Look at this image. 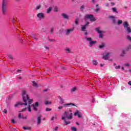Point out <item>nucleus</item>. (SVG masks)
Masks as SVG:
<instances>
[{
    "instance_id": "1",
    "label": "nucleus",
    "mask_w": 131,
    "mask_h": 131,
    "mask_svg": "<svg viewBox=\"0 0 131 131\" xmlns=\"http://www.w3.org/2000/svg\"><path fill=\"white\" fill-rule=\"evenodd\" d=\"M21 95L24 103H23L21 102H17L15 104L14 106L19 107V106L21 105H25L26 106V108H24L20 111V112H24V111H25L26 109H28V111H29V112H31V107H33V109L35 111H37V108L36 107H38V102H36L34 104L32 105L31 103H32L33 99H29L28 95H27V93L25 90L23 91Z\"/></svg>"
},
{
    "instance_id": "2",
    "label": "nucleus",
    "mask_w": 131,
    "mask_h": 131,
    "mask_svg": "<svg viewBox=\"0 0 131 131\" xmlns=\"http://www.w3.org/2000/svg\"><path fill=\"white\" fill-rule=\"evenodd\" d=\"M71 112H72V110H70L68 112H64V114L61 115V119L62 120H64L66 125L70 124V122L66 121V118H68V119H70V120L72 119L73 114H72Z\"/></svg>"
},
{
    "instance_id": "3",
    "label": "nucleus",
    "mask_w": 131,
    "mask_h": 131,
    "mask_svg": "<svg viewBox=\"0 0 131 131\" xmlns=\"http://www.w3.org/2000/svg\"><path fill=\"white\" fill-rule=\"evenodd\" d=\"M8 4V1L3 0L2 2V13L3 15H6L7 13V5Z\"/></svg>"
},
{
    "instance_id": "4",
    "label": "nucleus",
    "mask_w": 131,
    "mask_h": 131,
    "mask_svg": "<svg viewBox=\"0 0 131 131\" xmlns=\"http://www.w3.org/2000/svg\"><path fill=\"white\" fill-rule=\"evenodd\" d=\"M123 26L127 33H130L131 29L130 28L128 27V23H127V21H125L123 23Z\"/></svg>"
},
{
    "instance_id": "5",
    "label": "nucleus",
    "mask_w": 131,
    "mask_h": 131,
    "mask_svg": "<svg viewBox=\"0 0 131 131\" xmlns=\"http://www.w3.org/2000/svg\"><path fill=\"white\" fill-rule=\"evenodd\" d=\"M88 41H89V47H93L94 45H96L97 43V41L92 40V38L87 37L86 36L85 38Z\"/></svg>"
},
{
    "instance_id": "6",
    "label": "nucleus",
    "mask_w": 131,
    "mask_h": 131,
    "mask_svg": "<svg viewBox=\"0 0 131 131\" xmlns=\"http://www.w3.org/2000/svg\"><path fill=\"white\" fill-rule=\"evenodd\" d=\"M85 18L90 19V21H91L92 22L96 21V19H95V17H94V15L92 14H86L85 15Z\"/></svg>"
},
{
    "instance_id": "7",
    "label": "nucleus",
    "mask_w": 131,
    "mask_h": 131,
    "mask_svg": "<svg viewBox=\"0 0 131 131\" xmlns=\"http://www.w3.org/2000/svg\"><path fill=\"white\" fill-rule=\"evenodd\" d=\"M96 31H97V32H98V33L99 34V38H103V33H105V31H102L101 30H100V28H96L95 29Z\"/></svg>"
},
{
    "instance_id": "8",
    "label": "nucleus",
    "mask_w": 131,
    "mask_h": 131,
    "mask_svg": "<svg viewBox=\"0 0 131 131\" xmlns=\"http://www.w3.org/2000/svg\"><path fill=\"white\" fill-rule=\"evenodd\" d=\"M111 56V52H108L106 53L105 54H104L102 56V59L104 60H108L109 58H110V56Z\"/></svg>"
},
{
    "instance_id": "9",
    "label": "nucleus",
    "mask_w": 131,
    "mask_h": 131,
    "mask_svg": "<svg viewBox=\"0 0 131 131\" xmlns=\"http://www.w3.org/2000/svg\"><path fill=\"white\" fill-rule=\"evenodd\" d=\"M37 17L39 20H42L45 18V14L42 13H39L37 14Z\"/></svg>"
},
{
    "instance_id": "10",
    "label": "nucleus",
    "mask_w": 131,
    "mask_h": 131,
    "mask_svg": "<svg viewBox=\"0 0 131 131\" xmlns=\"http://www.w3.org/2000/svg\"><path fill=\"white\" fill-rule=\"evenodd\" d=\"M63 107H70V106H76L74 103H66V104H63Z\"/></svg>"
},
{
    "instance_id": "11",
    "label": "nucleus",
    "mask_w": 131,
    "mask_h": 131,
    "mask_svg": "<svg viewBox=\"0 0 131 131\" xmlns=\"http://www.w3.org/2000/svg\"><path fill=\"white\" fill-rule=\"evenodd\" d=\"M109 17L112 19L113 24H115V23H116V19L115 18V16H110Z\"/></svg>"
},
{
    "instance_id": "12",
    "label": "nucleus",
    "mask_w": 131,
    "mask_h": 131,
    "mask_svg": "<svg viewBox=\"0 0 131 131\" xmlns=\"http://www.w3.org/2000/svg\"><path fill=\"white\" fill-rule=\"evenodd\" d=\"M72 31H73V29H68L66 32V34L67 35H69V34H70V32H72Z\"/></svg>"
},
{
    "instance_id": "13",
    "label": "nucleus",
    "mask_w": 131,
    "mask_h": 131,
    "mask_svg": "<svg viewBox=\"0 0 131 131\" xmlns=\"http://www.w3.org/2000/svg\"><path fill=\"white\" fill-rule=\"evenodd\" d=\"M61 16L64 18V19H69V16L66 13H62Z\"/></svg>"
},
{
    "instance_id": "14",
    "label": "nucleus",
    "mask_w": 131,
    "mask_h": 131,
    "mask_svg": "<svg viewBox=\"0 0 131 131\" xmlns=\"http://www.w3.org/2000/svg\"><path fill=\"white\" fill-rule=\"evenodd\" d=\"M85 29H86V27L85 25H81V31H85Z\"/></svg>"
},
{
    "instance_id": "15",
    "label": "nucleus",
    "mask_w": 131,
    "mask_h": 131,
    "mask_svg": "<svg viewBox=\"0 0 131 131\" xmlns=\"http://www.w3.org/2000/svg\"><path fill=\"white\" fill-rule=\"evenodd\" d=\"M120 57H124V56H125V51L123 50L120 53Z\"/></svg>"
},
{
    "instance_id": "16",
    "label": "nucleus",
    "mask_w": 131,
    "mask_h": 131,
    "mask_svg": "<svg viewBox=\"0 0 131 131\" xmlns=\"http://www.w3.org/2000/svg\"><path fill=\"white\" fill-rule=\"evenodd\" d=\"M112 10L114 13H118V11H117V8H116V7L112 8Z\"/></svg>"
},
{
    "instance_id": "17",
    "label": "nucleus",
    "mask_w": 131,
    "mask_h": 131,
    "mask_svg": "<svg viewBox=\"0 0 131 131\" xmlns=\"http://www.w3.org/2000/svg\"><path fill=\"white\" fill-rule=\"evenodd\" d=\"M52 10H53V8L52 7H49L47 10V14H50L51 12L52 11Z\"/></svg>"
},
{
    "instance_id": "18",
    "label": "nucleus",
    "mask_w": 131,
    "mask_h": 131,
    "mask_svg": "<svg viewBox=\"0 0 131 131\" xmlns=\"http://www.w3.org/2000/svg\"><path fill=\"white\" fill-rule=\"evenodd\" d=\"M41 121V118L40 117H38L37 118V124H40V122Z\"/></svg>"
},
{
    "instance_id": "19",
    "label": "nucleus",
    "mask_w": 131,
    "mask_h": 131,
    "mask_svg": "<svg viewBox=\"0 0 131 131\" xmlns=\"http://www.w3.org/2000/svg\"><path fill=\"white\" fill-rule=\"evenodd\" d=\"M105 43L104 42L101 43V45H99L100 49H103V48H105Z\"/></svg>"
},
{
    "instance_id": "20",
    "label": "nucleus",
    "mask_w": 131,
    "mask_h": 131,
    "mask_svg": "<svg viewBox=\"0 0 131 131\" xmlns=\"http://www.w3.org/2000/svg\"><path fill=\"white\" fill-rule=\"evenodd\" d=\"M131 49V45H129L125 49L126 51H129Z\"/></svg>"
},
{
    "instance_id": "21",
    "label": "nucleus",
    "mask_w": 131,
    "mask_h": 131,
    "mask_svg": "<svg viewBox=\"0 0 131 131\" xmlns=\"http://www.w3.org/2000/svg\"><path fill=\"white\" fill-rule=\"evenodd\" d=\"M92 62H93V65H95V66H96V65H98V61H97V60H93Z\"/></svg>"
},
{
    "instance_id": "22",
    "label": "nucleus",
    "mask_w": 131,
    "mask_h": 131,
    "mask_svg": "<svg viewBox=\"0 0 131 131\" xmlns=\"http://www.w3.org/2000/svg\"><path fill=\"white\" fill-rule=\"evenodd\" d=\"M118 25H120V24H122V20L119 19L117 22Z\"/></svg>"
},
{
    "instance_id": "23",
    "label": "nucleus",
    "mask_w": 131,
    "mask_h": 131,
    "mask_svg": "<svg viewBox=\"0 0 131 131\" xmlns=\"http://www.w3.org/2000/svg\"><path fill=\"white\" fill-rule=\"evenodd\" d=\"M40 8H41V6L40 5H38L36 7L35 9L36 10H38L39 9H40Z\"/></svg>"
},
{
    "instance_id": "24",
    "label": "nucleus",
    "mask_w": 131,
    "mask_h": 131,
    "mask_svg": "<svg viewBox=\"0 0 131 131\" xmlns=\"http://www.w3.org/2000/svg\"><path fill=\"white\" fill-rule=\"evenodd\" d=\"M32 83H33V86H35L36 88H37V84H36V83H35V81H32Z\"/></svg>"
},
{
    "instance_id": "25",
    "label": "nucleus",
    "mask_w": 131,
    "mask_h": 131,
    "mask_svg": "<svg viewBox=\"0 0 131 131\" xmlns=\"http://www.w3.org/2000/svg\"><path fill=\"white\" fill-rule=\"evenodd\" d=\"M23 128L25 130H27L28 129V130H30V127H23Z\"/></svg>"
},
{
    "instance_id": "26",
    "label": "nucleus",
    "mask_w": 131,
    "mask_h": 131,
    "mask_svg": "<svg viewBox=\"0 0 131 131\" xmlns=\"http://www.w3.org/2000/svg\"><path fill=\"white\" fill-rule=\"evenodd\" d=\"M51 103H52V102H49V101H46L45 102V105H50V104H51Z\"/></svg>"
},
{
    "instance_id": "27",
    "label": "nucleus",
    "mask_w": 131,
    "mask_h": 131,
    "mask_svg": "<svg viewBox=\"0 0 131 131\" xmlns=\"http://www.w3.org/2000/svg\"><path fill=\"white\" fill-rule=\"evenodd\" d=\"M78 21H79V19L78 18H76L75 20V23L77 25H78Z\"/></svg>"
},
{
    "instance_id": "28",
    "label": "nucleus",
    "mask_w": 131,
    "mask_h": 131,
    "mask_svg": "<svg viewBox=\"0 0 131 131\" xmlns=\"http://www.w3.org/2000/svg\"><path fill=\"white\" fill-rule=\"evenodd\" d=\"M78 114H79V111H76V112L74 113L75 116H76V115L78 116Z\"/></svg>"
},
{
    "instance_id": "29",
    "label": "nucleus",
    "mask_w": 131,
    "mask_h": 131,
    "mask_svg": "<svg viewBox=\"0 0 131 131\" xmlns=\"http://www.w3.org/2000/svg\"><path fill=\"white\" fill-rule=\"evenodd\" d=\"M124 66H125V67H129V66H130V64L125 63V64H124Z\"/></svg>"
},
{
    "instance_id": "30",
    "label": "nucleus",
    "mask_w": 131,
    "mask_h": 131,
    "mask_svg": "<svg viewBox=\"0 0 131 131\" xmlns=\"http://www.w3.org/2000/svg\"><path fill=\"white\" fill-rule=\"evenodd\" d=\"M71 129L72 131H76L77 129L75 128V127H71Z\"/></svg>"
},
{
    "instance_id": "31",
    "label": "nucleus",
    "mask_w": 131,
    "mask_h": 131,
    "mask_svg": "<svg viewBox=\"0 0 131 131\" xmlns=\"http://www.w3.org/2000/svg\"><path fill=\"white\" fill-rule=\"evenodd\" d=\"M58 7H55L54 8V11L55 12H58Z\"/></svg>"
},
{
    "instance_id": "32",
    "label": "nucleus",
    "mask_w": 131,
    "mask_h": 131,
    "mask_svg": "<svg viewBox=\"0 0 131 131\" xmlns=\"http://www.w3.org/2000/svg\"><path fill=\"white\" fill-rule=\"evenodd\" d=\"M60 103L61 104H64V100H63L62 98H60Z\"/></svg>"
},
{
    "instance_id": "33",
    "label": "nucleus",
    "mask_w": 131,
    "mask_h": 131,
    "mask_svg": "<svg viewBox=\"0 0 131 131\" xmlns=\"http://www.w3.org/2000/svg\"><path fill=\"white\" fill-rule=\"evenodd\" d=\"M127 39H128V40H129V41H131L130 36H127Z\"/></svg>"
},
{
    "instance_id": "34",
    "label": "nucleus",
    "mask_w": 131,
    "mask_h": 131,
    "mask_svg": "<svg viewBox=\"0 0 131 131\" xmlns=\"http://www.w3.org/2000/svg\"><path fill=\"white\" fill-rule=\"evenodd\" d=\"M75 91H76V87H74V88H72L71 90L72 92H75Z\"/></svg>"
},
{
    "instance_id": "35",
    "label": "nucleus",
    "mask_w": 131,
    "mask_h": 131,
    "mask_svg": "<svg viewBox=\"0 0 131 131\" xmlns=\"http://www.w3.org/2000/svg\"><path fill=\"white\" fill-rule=\"evenodd\" d=\"M22 117H23V115H22L21 114H18V118H22Z\"/></svg>"
},
{
    "instance_id": "36",
    "label": "nucleus",
    "mask_w": 131,
    "mask_h": 131,
    "mask_svg": "<svg viewBox=\"0 0 131 131\" xmlns=\"http://www.w3.org/2000/svg\"><path fill=\"white\" fill-rule=\"evenodd\" d=\"M66 51H67L68 53H70V49L69 48H67Z\"/></svg>"
},
{
    "instance_id": "37",
    "label": "nucleus",
    "mask_w": 131,
    "mask_h": 131,
    "mask_svg": "<svg viewBox=\"0 0 131 131\" xmlns=\"http://www.w3.org/2000/svg\"><path fill=\"white\" fill-rule=\"evenodd\" d=\"M46 111H52V108H46Z\"/></svg>"
},
{
    "instance_id": "38",
    "label": "nucleus",
    "mask_w": 131,
    "mask_h": 131,
    "mask_svg": "<svg viewBox=\"0 0 131 131\" xmlns=\"http://www.w3.org/2000/svg\"><path fill=\"white\" fill-rule=\"evenodd\" d=\"M120 69V66L115 67V69Z\"/></svg>"
},
{
    "instance_id": "39",
    "label": "nucleus",
    "mask_w": 131,
    "mask_h": 131,
    "mask_svg": "<svg viewBox=\"0 0 131 131\" xmlns=\"http://www.w3.org/2000/svg\"><path fill=\"white\" fill-rule=\"evenodd\" d=\"M9 59H11V60H13V56L12 55H9Z\"/></svg>"
},
{
    "instance_id": "40",
    "label": "nucleus",
    "mask_w": 131,
    "mask_h": 131,
    "mask_svg": "<svg viewBox=\"0 0 131 131\" xmlns=\"http://www.w3.org/2000/svg\"><path fill=\"white\" fill-rule=\"evenodd\" d=\"M62 108H63V106L60 105L59 106H58V109L61 110L62 109Z\"/></svg>"
},
{
    "instance_id": "41",
    "label": "nucleus",
    "mask_w": 131,
    "mask_h": 131,
    "mask_svg": "<svg viewBox=\"0 0 131 131\" xmlns=\"http://www.w3.org/2000/svg\"><path fill=\"white\" fill-rule=\"evenodd\" d=\"M4 113H5L6 114H7V113H8V111H7V110L5 109V110H4Z\"/></svg>"
},
{
    "instance_id": "42",
    "label": "nucleus",
    "mask_w": 131,
    "mask_h": 131,
    "mask_svg": "<svg viewBox=\"0 0 131 131\" xmlns=\"http://www.w3.org/2000/svg\"><path fill=\"white\" fill-rule=\"evenodd\" d=\"M89 24H90L89 22H87L85 25H84V26L86 27V26H88L89 25Z\"/></svg>"
},
{
    "instance_id": "43",
    "label": "nucleus",
    "mask_w": 131,
    "mask_h": 131,
    "mask_svg": "<svg viewBox=\"0 0 131 131\" xmlns=\"http://www.w3.org/2000/svg\"><path fill=\"white\" fill-rule=\"evenodd\" d=\"M22 119H27V116H25V117H22Z\"/></svg>"
},
{
    "instance_id": "44",
    "label": "nucleus",
    "mask_w": 131,
    "mask_h": 131,
    "mask_svg": "<svg viewBox=\"0 0 131 131\" xmlns=\"http://www.w3.org/2000/svg\"><path fill=\"white\" fill-rule=\"evenodd\" d=\"M77 116H78V117H79V118H81V115H80V114H78V115H77Z\"/></svg>"
},
{
    "instance_id": "45",
    "label": "nucleus",
    "mask_w": 131,
    "mask_h": 131,
    "mask_svg": "<svg viewBox=\"0 0 131 131\" xmlns=\"http://www.w3.org/2000/svg\"><path fill=\"white\" fill-rule=\"evenodd\" d=\"M111 5L112 6H115V3H114V2H112V3H111Z\"/></svg>"
},
{
    "instance_id": "46",
    "label": "nucleus",
    "mask_w": 131,
    "mask_h": 131,
    "mask_svg": "<svg viewBox=\"0 0 131 131\" xmlns=\"http://www.w3.org/2000/svg\"><path fill=\"white\" fill-rule=\"evenodd\" d=\"M58 128H59V127L56 126L55 128V130H56V131L58 130Z\"/></svg>"
},
{
    "instance_id": "47",
    "label": "nucleus",
    "mask_w": 131,
    "mask_h": 131,
    "mask_svg": "<svg viewBox=\"0 0 131 131\" xmlns=\"http://www.w3.org/2000/svg\"><path fill=\"white\" fill-rule=\"evenodd\" d=\"M99 11H100V9H99V8H97V9L95 10V11H96V12H99Z\"/></svg>"
},
{
    "instance_id": "48",
    "label": "nucleus",
    "mask_w": 131,
    "mask_h": 131,
    "mask_svg": "<svg viewBox=\"0 0 131 131\" xmlns=\"http://www.w3.org/2000/svg\"><path fill=\"white\" fill-rule=\"evenodd\" d=\"M11 122H12V123H14L15 122V120L12 119V120H11Z\"/></svg>"
},
{
    "instance_id": "49",
    "label": "nucleus",
    "mask_w": 131,
    "mask_h": 131,
    "mask_svg": "<svg viewBox=\"0 0 131 131\" xmlns=\"http://www.w3.org/2000/svg\"><path fill=\"white\" fill-rule=\"evenodd\" d=\"M105 7H109V4L106 3V4H105Z\"/></svg>"
},
{
    "instance_id": "50",
    "label": "nucleus",
    "mask_w": 131,
    "mask_h": 131,
    "mask_svg": "<svg viewBox=\"0 0 131 131\" xmlns=\"http://www.w3.org/2000/svg\"><path fill=\"white\" fill-rule=\"evenodd\" d=\"M55 119V117H53L52 118H51V120L53 121Z\"/></svg>"
},
{
    "instance_id": "51",
    "label": "nucleus",
    "mask_w": 131,
    "mask_h": 131,
    "mask_svg": "<svg viewBox=\"0 0 131 131\" xmlns=\"http://www.w3.org/2000/svg\"><path fill=\"white\" fill-rule=\"evenodd\" d=\"M84 34H85V35H86L88 34V31H85Z\"/></svg>"
},
{
    "instance_id": "52",
    "label": "nucleus",
    "mask_w": 131,
    "mask_h": 131,
    "mask_svg": "<svg viewBox=\"0 0 131 131\" xmlns=\"http://www.w3.org/2000/svg\"><path fill=\"white\" fill-rule=\"evenodd\" d=\"M92 3H93V4H95L96 3V1L95 0H92Z\"/></svg>"
},
{
    "instance_id": "53",
    "label": "nucleus",
    "mask_w": 131,
    "mask_h": 131,
    "mask_svg": "<svg viewBox=\"0 0 131 131\" xmlns=\"http://www.w3.org/2000/svg\"><path fill=\"white\" fill-rule=\"evenodd\" d=\"M128 84L129 85H131V81H129L128 82Z\"/></svg>"
},
{
    "instance_id": "54",
    "label": "nucleus",
    "mask_w": 131,
    "mask_h": 131,
    "mask_svg": "<svg viewBox=\"0 0 131 131\" xmlns=\"http://www.w3.org/2000/svg\"><path fill=\"white\" fill-rule=\"evenodd\" d=\"M45 49H46V50H49V47H47V46H45Z\"/></svg>"
},
{
    "instance_id": "55",
    "label": "nucleus",
    "mask_w": 131,
    "mask_h": 131,
    "mask_svg": "<svg viewBox=\"0 0 131 131\" xmlns=\"http://www.w3.org/2000/svg\"><path fill=\"white\" fill-rule=\"evenodd\" d=\"M83 8H84V6H83V5H82V6H81V9H83Z\"/></svg>"
},
{
    "instance_id": "56",
    "label": "nucleus",
    "mask_w": 131,
    "mask_h": 131,
    "mask_svg": "<svg viewBox=\"0 0 131 131\" xmlns=\"http://www.w3.org/2000/svg\"><path fill=\"white\" fill-rule=\"evenodd\" d=\"M20 71H21V70H18L17 71V72H20Z\"/></svg>"
},
{
    "instance_id": "57",
    "label": "nucleus",
    "mask_w": 131,
    "mask_h": 131,
    "mask_svg": "<svg viewBox=\"0 0 131 131\" xmlns=\"http://www.w3.org/2000/svg\"><path fill=\"white\" fill-rule=\"evenodd\" d=\"M100 66H101V67H103V66H104V65H103L102 64H101Z\"/></svg>"
},
{
    "instance_id": "58",
    "label": "nucleus",
    "mask_w": 131,
    "mask_h": 131,
    "mask_svg": "<svg viewBox=\"0 0 131 131\" xmlns=\"http://www.w3.org/2000/svg\"><path fill=\"white\" fill-rule=\"evenodd\" d=\"M122 70H124V68L123 67H122Z\"/></svg>"
},
{
    "instance_id": "59",
    "label": "nucleus",
    "mask_w": 131,
    "mask_h": 131,
    "mask_svg": "<svg viewBox=\"0 0 131 131\" xmlns=\"http://www.w3.org/2000/svg\"><path fill=\"white\" fill-rule=\"evenodd\" d=\"M49 40H50V41H53V40H53V39H49Z\"/></svg>"
},
{
    "instance_id": "60",
    "label": "nucleus",
    "mask_w": 131,
    "mask_h": 131,
    "mask_svg": "<svg viewBox=\"0 0 131 131\" xmlns=\"http://www.w3.org/2000/svg\"><path fill=\"white\" fill-rule=\"evenodd\" d=\"M114 66H116V63H114Z\"/></svg>"
},
{
    "instance_id": "61",
    "label": "nucleus",
    "mask_w": 131,
    "mask_h": 131,
    "mask_svg": "<svg viewBox=\"0 0 131 131\" xmlns=\"http://www.w3.org/2000/svg\"><path fill=\"white\" fill-rule=\"evenodd\" d=\"M53 29H51V32H53Z\"/></svg>"
},
{
    "instance_id": "62",
    "label": "nucleus",
    "mask_w": 131,
    "mask_h": 131,
    "mask_svg": "<svg viewBox=\"0 0 131 131\" xmlns=\"http://www.w3.org/2000/svg\"><path fill=\"white\" fill-rule=\"evenodd\" d=\"M95 101V99H93L92 102H94Z\"/></svg>"
},
{
    "instance_id": "63",
    "label": "nucleus",
    "mask_w": 131,
    "mask_h": 131,
    "mask_svg": "<svg viewBox=\"0 0 131 131\" xmlns=\"http://www.w3.org/2000/svg\"><path fill=\"white\" fill-rule=\"evenodd\" d=\"M21 77H19V79H21Z\"/></svg>"
},
{
    "instance_id": "64",
    "label": "nucleus",
    "mask_w": 131,
    "mask_h": 131,
    "mask_svg": "<svg viewBox=\"0 0 131 131\" xmlns=\"http://www.w3.org/2000/svg\"><path fill=\"white\" fill-rule=\"evenodd\" d=\"M76 124H77L78 125H79V124H78V123H76Z\"/></svg>"
}]
</instances>
